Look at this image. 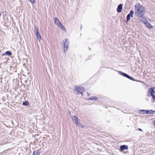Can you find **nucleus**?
I'll return each instance as SVG.
<instances>
[{
  "label": "nucleus",
  "instance_id": "nucleus-1",
  "mask_svg": "<svg viewBox=\"0 0 155 155\" xmlns=\"http://www.w3.org/2000/svg\"><path fill=\"white\" fill-rule=\"evenodd\" d=\"M135 10L136 11L135 14L137 16L140 18L143 17L145 13L144 7L138 4L137 5H135Z\"/></svg>",
  "mask_w": 155,
  "mask_h": 155
},
{
  "label": "nucleus",
  "instance_id": "nucleus-4",
  "mask_svg": "<svg viewBox=\"0 0 155 155\" xmlns=\"http://www.w3.org/2000/svg\"><path fill=\"white\" fill-rule=\"evenodd\" d=\"M54 23L57 25L58 27L61 28L63 30H65V29L62 23L59 21V19L58 18H54Z\"/></svg>",
  "mask_w": 155,
  "mask_h": 155
},
{
  "label": "nucleus",
  "instance_id": "nucleus-15",
  "mask_svg": "<svg viewBox=\"0 0 155 155\" xmlns=\"http://www.w3.org/2000/svg\"><path fill=\"white\" fill-rule=\"evenodd\" d=\"M22 104L24 105L28 106L29 105V103L28 101H26L23 103Z\"/></svg>",
  "mask_w": 155,
  "mask_h": 155
},
{
  "label": "nucleus",
  "instance_id": "nucleus-21",
  "mask_svg": "<svg viewBox=\"0 0 155 155\" xmlns=\"http://www.w3.org/2000/svg\"><path fill=\"white\" fill-rule=\"evenodd\" d=\"M153 124L155 127V120H154L153 122Z\"/></svg>",
  "mask_w": 155,
  "mask_h": 155
},
{
  "label": "nucleus",
  "instance_id": "nucleus-16",
  "mask_svg": "<svg viewBox=\"0 0 155 155\" xmlns=\"http://www.w3.org/2000/svg\"><path fill=\"white\" fill-rule=\"evenodd\" d=\"M145 23L147 24V26L150 29L152 28V25L150 23L148 22L147 24L146 22Z\"/></svg>",
  "mask_w": 155,
  "mask_h": 155
},
{
  "label": "nucleus",
  "instance_id": "nucleus-10",
  "mask_svg": "<svg viewBox=\"0 0 155 155\" xmlns=\"http://www.w3.org/2000/svg\"><path fill=\"white\" fill-rule=\"evenodd\" d=\"M123 5L121 4H119L117 7V12L118 13L120 12L122 9Z\"/></svg>",
  "mask_w": 155,
  "mask_h": 155
},
{
  "label": "nucleus",
  "instance_id": "nucleus-9",
  "mask_svg": "<svg viewBox=\"0 0 155 155\" xmlns=\"http://www.w3.org/2000/svg\"><path fill=\"white\" fill-rule=\"evenodd\" d=\"M126 78H127L132 81H136L138 82H141V81L140 80L135 79L133 77H132L131 76H130L128 74Z\"/></svg>",
  "mask_w": 155,
  "mask_h": 155
},
{
  "label": "nucleus",
  "instance_id": "nucleus-5",
  "mask_svg": "<svg viewBox=\"0 0 155 155\" xmlns=\"http://www.w3.org/2000/svg\"><path fill=\"white\" fill-rule=\"evenodd\" d=\"M75 91L77 92L78 94H81L82 95V93L85 91V89L83 87H76Z\"/></svg>",
  "mask_w": 155,
  "mask_h": 155
},
{
  "label": "nucleus",
  "instance_id": "nucleus-2",
  "mask_svg": "<svg viewBox=\"0 0 155 155\" xmlns=\"http://www.w3.org/2000/svg\"><path fill=\"white\" fill-rule=\"evenodd\" d=\"M155 87H150L148 90V96L152 97V102H155Z\"/></svg>",
  "mask_w": 155,
  "mask_h": 155
},
{
  "label": "nucleus",
  "instance_id": "nucleus-7",
  "mask_svg": "<svg viewBox=\"0 0 155 155\" xmlns=\"http://www.w3.org/2000/svg\"><path fill=\"white\" fill-rule=\"evenodd\" d=\"M72 120L73 121H75L76 125H78L80 124L79 120L76 116H74L72 118Z\"/></svg>",
  "mask_w": 155,
  "mask_h": 155
},
{
  "label": "nucleus",
  "instance_id": "nucleus-12",
  "mask_svg": "<svg viewBox=\"0 0 155 155\" xmlns=\"http://www.w3.org/2000/svg\"><path fill=\"white\" fill-rule=\"evenodd\" d=\"M67 41V40H66L64 43V48H69L68 43Z\"/></svg>",
  "mask_w": 155,
  "mask_h": 155
},
{
  "label": "nucleus",
  "instance_id": "nucleus-20",
  "mask_svg": "<svg viewBox=\"0 0 155 155\" xmlns=\"http://www.w3.org/2000/svg\"><path fill=\"white\" fill-rule=\"evenodd\" d=\"M138 130L139 131H142V132L143 131V130L140 128H138Z\"/></svg>",
  "mask_w": 155,
  "mask_h": 155
},
{
  "label": "nucleus",
  "instance_id": "nucleus-11",
  "mask_svg": "<svg viewBox=\"0 0 155 155\" xmlns=\"http://www.w3.org/2000/svg\"><path fill=\"white\" fill-rule=\"evenodd\" d=\"M118 73L120 75L126 78L128 74L121 71H117Z\"/></svg>",
  "mask_w": 155,
  "mask_h": 155
},
{
  "label": "nucleus",
  "instance_id": "nucleus-8",
  "mask_svg": "<svg viewBox=\"0 0 155 155\" xmlns=\"http://www.w3.org/2000/svg\"><path fill=\"white\" fill-rule=\"evenodd\" d=\"M128 148V147L127 145H123L120 146V151H122L125 150H127Z\"/></svg>",
  "mask_w": 155,
  "mask_h": 155
},
{
  "label": "nucleus",
  "instance_id": "nucleus-13",
  "mask_svg": "<svg viewBox=\"0 0 155 155\" xmlns=\"http://www.w3.org/2000/svg\"><path fill=\"white\" fill-rule=\"evenodd\" d=\"M36 35L37 36V38L40 41L41 39V36L39 34V32H36Z\"/></svg>",
  "mask_w": 155,
  "mask_h": 155
},
{
  "label": "nucleus",
  "instance_id": "nucleus-3",
  "mask_svg": "<svg viewBox=\"0 0 155 155\" xmlns=\"http://www.w3.org/2000/svg\"><path fill=\"white\" fill-rule=\"evenodd\" d=\"M155 113V110H141L139 113L141 114H153Z\"/></svg>",
  "mask_w": 155,
  "mask_h": 155
},
{
  "label": "nucleus",
  "instance_id": "nucleus-22",
  "mask_svg": "<svg viewBox=\"0 0 155 155\" xmlns=\"http://www.w3.org/2000/svg\"><path fill=\"white\" fill-rule=\"evenodd\" d=\"M36 32H39L38 28H36Z\"/></svg>",
  "mask_w": 155,
  "mask_h": 155
},
{
  "label": "nucleus",
  "instance_id": "nucleus-19",
  "mask_svg": "<svg viewBox=\"0 0 155 155\" xmlns=\"http://www.w3.org/2000/svg\"><path fill=\"white\" fill-rule=\"evenodd\" d=\"M30 2L32 3H35V0H29Z\"/></svg>",
  "mask_w": 155,
  "mask_h": 155
},
{
  "label": "nucleus",
  "instance_id": "nucleus-17",
  "mask_svg": "<svg viewBox=\"0 0 155 155\" xmlns=\"http://www.w3.org/2000/svg\"><path fill=\"white\" fill-rule=\"evenodd\" d=\"M37 154V155H39V153L38 152H36V151H34L33 152V154L32 155H36V153Z\"/></svg>",
  "mask_w": 155,
  "mask_h": 155
},
{
  "label": "nucleus",
  "instance_id": "nucleus-6",
  "mask_svg": "<svg viewBox=\"0 0 155 155\" xmlns=\"http://www.w3.org/2000/svg\"><path fill=\"white\" fill-rule=\"evenodd\" d=\"M134 13V12L133 10H131L130 11V13L127 15V23L130 19V17H133Z\"/></svg>",
  "mask_w": 155,
  "mask_h": 155
},
{
  "label": "nucleus",
  "instance_id": "nucleus-14",
  "mask_svg": "<svg viewBox=\"0 0 155 155\" xmlns=\"http://www.w3.org/2000/svg\"><path fill=\"white\" fill-rule=\"evenodd\" d=\"M6 54L8 55L9 56H11L12 55V53L11 51H6L5 52V53L3 54L2 55H4Z\"/></svg>",
  "mask_w": 155,
  "mask_h": 155
},
{
  "label": "nucleus",
  "instance_id": "nucleus-18",
  "mask_svg": "<svg viewBox=\"0 0 155 155\" xmlns=\"http://www.w3.org/2000/svg\"><path fill=\"white\" fill-rule=\"evenodd\" d=\"M96 97H91L90 98H88L87 99V100H96Z\"/></svg>",
  "mask_w": 155,
  "mask_h": 155
},
{
  "label": "nucleus",
  "instance_id": "nucleus-23",
  "mask_svg": "<svg viewBox=\"0 0 155 155\" xmlns=\"http://www.w3.org/2000/svg\"><path fill=\"white\" fill-rule=\"evenodd\" d=\"M97 103H98L99 102V101H101V100H99V98L98 97H97Z\"/></svg>",
  "mask_w": 155,
  "mask_h": 155
}]
</instances>
